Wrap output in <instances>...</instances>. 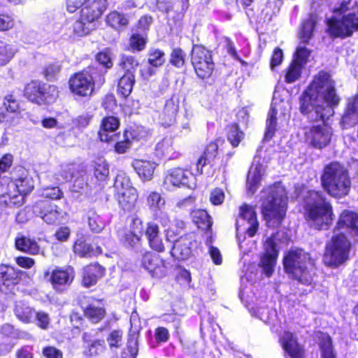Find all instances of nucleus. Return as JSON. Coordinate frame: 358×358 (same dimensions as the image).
Here are the masks:
<instances>
[{"label":"nucleus","mask_w":358,"mask_h":358,"mask_svg":"<svg viewBox=\"0 0 358 358\" xmlns=\"http://www.w3.org/2000/svg\"><path fill=\"white\" fill-rule=\"evenodd\" d=\"M285 273L289 279L303 285H311L315 275V263L308 252L301 248L290 249L282 259Z\"/></svg>","instance_id":"f257e3e1"},{"label":"nucleus","mask_w":358,"mask_h":358,"mask_svg":"<svg viewBox=\"0 0 358 358\" xmlns=\"http://www.w3.org/2000/svg\"><path fill=\"white\" fill-rule=\"evenodd\" d=\"M333 13L342 15L341 18L331 17L327 20V32L333 38H346L358 31V1L352 5V0H342Z\"/></svg>","instance_id":"f03ea898"},{"label":"nucleus","mask_w":358,"mask_h":358,"mask_svg":"<svg viewBox=\"0 0 358 358\" xmlns=\"http://www.w3.org/2000/svg\"><path fill=\"white\" fill-rule=\"evenodd\" d=\"M315 197L304 206V218L309 227L315 230H328L335 219L334 208L321 192L315 191L311 194Z\"/></svg>","instance_id":"7ed1b4c3"},{"label":"nucleus","mask_w":358,"mask_h":358,"mask_svg":"<svg viewBox=\"0 0 358 358\" xmlns=\"http://www.w3.org/2000/svg\"><path fill=\"white\" fill-rule=\"evenodd\" d=\"M320 182L328 195L338 199L348 195L352 183L348 169L338 162H331L324 166Z\"/></svg>","instance_id":"20e7f679"},{"label":"nucleus","mask_w":358,"mask_h":358,"mask_svg":"<svg viewBox=\"0 0 358 358\" xmlns=\"http://www.w3.org/2000/svg\"><path fill=\"white\" fill-rule=\"evenodd\" d=\"M106 72L96 66H89L73 73L69 79V87L71 93L82 98L90 96L96 84L102 85L105 83Z\"/></svg>","instance_id":"39448f33"},{"label":"nucleus","mask_w":358,"mask_h":358,"mask_svg":"<svg viewBox=\"0 0 358 358\" xmlns=\"http://www.w3.org/2000/svg\"><path fill=\"white\" fill-rule=\"evenodd\" d=\"M107 0H85L80 10V17L71 24L72 35L83 37L90 34L91 24L98 21L107 10Z\"/></svg>","instance_id":"423d86ee"},{"label":"nucleus","mask_w":358,"mask_h":358,"mask_svg":"<svg viewBox=\"0 0 358 358\" xmlns=\"http://www.w3.org/2000/svg\"><path fill=\"white\" fill-rule=\"evenodd\" d=\"M336 83L330 71H319L299 98V110L303 115H308L313 111V103L317 100L319 94Z\"/></svg>","instance_id":"0eeeda50"},{"label":"nucleus","mask_w":358,"mask_h":358,"mask_svg":"<svg viewBox=\"0 0 358 358\" xmlns=\"http://www.w3.org/2000/svg\"><path fill=\"white\" fill-rule=\"evenodd\" d=\"M351 248V242L344 233L334 234L325 247L324 260L326 265L338 268L345 264L349 259Z\"/></svg>","instance_id":"6e6552de"},{"label":"nucleus","mask_w":358,"mask_h":358,"mask_svg":"<svg viewBox=\"0 0 358 358\" xmlns=\"http://www.w3.org/2000/svg\"><path fill=\"white\" fill-rule=\"evenodd\" d=\"M34 187L33 178L23 170L19 178L8 184V192L0 196V205L21 206L24 203V195L30 193Z\"/></svg>","instance_id":"1a4fd4ad"},{"label":"nucleus","mask_w":358,"mask_h":358,"mask_svg":"<svg viewBox=\"0 0 358 358\" xmlns=\"http://www.w3.org/2000/svg\"><path fill=\"white\" fill-rule=\"evenodd\" d=\"M129 225L117 231L120 244L130 250H137L143 245V222L136 214L128 217Z\"/></svg>","instance_id":"9d476101"},{"label":"nucleus","mask_w":358,"mask_h":358,"mask_svg":"<svg viewBox=\"0 0 358 358\" xmlns=\"http://www.w3.org/2000/svg\"><path fill=\"white\" fill-rule=\"evenodd\" d=\"M190 55L191 64L196 76L203 80L209 79L215 67L212 51L203 45L194 44Z\"/></svg>","instance_id":"9b49d317"},{"label":"nucleus","mask_w":358,"mask_h":358,"mask_svg":"<svg viewBox=\"0 0 358 358\" xmlns=\"http://www.w3.org/2000/svg\"><path fill=\"white\" fill-rule=\"evenodd\" d=\"M24 96L38 106L50 105L57 100L59 92L55 85L32 80L24 87Z\"/></svg>","instance_id":"f8f14e48"},{"label":"nucleus","mask_w":358,"mask_h":358,"mask_svg":"<svg viewBox=\"0 0 358 358\" xmlns=\"http://www.w3.org/2000/svg\"><path fill=\"white\" fill-rule=\"evenodd\" d=\"M320 93H322V99L327 105L313 103V110H314L315 116L313 117L310 114L306 115L310 122H327L329 117L334 113V108L337 106L340 102V98L336 93V83L324 89Z\"/></svg>","instance_id":"ddd939ff"},{"label":"nucleus","mask_w":358,"mask_h":358,"mask_svg":"<svg viewBox=\"0 0 358 358\" xmlns=\"http://www.w3.org/2000/svg\"><path fill=\"white\" fill-rule=\"evenodd\" d=\"M277 233L272 234L263 243L264 251L260 255L259 266L266 277H271L275 269L279 255V248L275 242Z\"/></svg>","instance_id":"4468645a"},{"label":"nucleus","mask_w":358,"mask_h":358,"mask_svg":"<svg viewBox=\"0 0 358 358\" xmlns=\"http://www.w3.org/2000/svg\"><path fill=\"white\" fill-rule=\"evenodd\" d=\"M321 124L309 127L304 133L307 143L315 149L322 150L327 146L331 140L333 131L327 122Z\"/></svg>","instance_id":"2eb2a0df"},{"label":"nucleus","mask_w":358,"mask_h":358,"mask_svg":"<svg viewBox=\"0 0 358 358\" xmlns=\"http://www.w3.org/2000/svg\"><path fill=\"white\" fill-rule=\"evenodd\" d=\"M287 203L281 197L272 196L262 206V213L266 222L278 227L285 217Z\"/></svg>","instance_id":"dca6fc26"},{"label":"nucleus","mask_w":358,"mask_h":358,"mask_svg":"<svg viewBox=\"0 0 358 358\" xmlns=\"http://www.w3.org/2000/svg\"><path fill=\"white\" fill-rule=\"evenodd\" d=\"M90 299L92 301H96L99 303L104 302L103 299H96L93 296L89 297L83 294H80L73 299V303L83 308L84 316L92 324H98L101 322L106 316V310L104 306H96L92 303L85 306Z\"/></svg>","instance_id":"f3484780"},{"label":"nucleus","mask_w":358,"mask_h":358,"mask_svg":"<svg viewBox=\"0 0 358 358\" xmlns=\"http://www.w3.org/2000/svg\"><path fill=\"white\" fill-rule=\"evenodd\" d=\"M197 246V241L190 234H186L173 242L170 254L174 260L185 261L194 255Z\"/></svg>","instance_id":"a211bd4d"},{"label":"nucleus","mask_w":358,"mask_h":358,"mask_svg":"<svg viewBox=\"0 0 358 358\" xmlns=\"http://www.w3.org/2000/svg\"><path fill=\"white\" fill-rule=\"evenodd\" d=\"M141 265L153 278H162L166 275V260L152 251L146 250L142 254Z\"/></svg>","instance_id":"6ab92c4d"},{"label":"nucleus","mask_w":358,"mask_h":358,"mask_svg":"<svg viewBox=\"0 0 358 358\" xmlns=\"http://www.w3.org/2000/svg\"><path fill=\"white\" fill-rule=\"evenodd\" d=\"M195 178L190 168L180 166L169 169L164 176V184L168 187H190L194 184Z\"/></svg>","instance_id":"aec40b11"},{"label":"nucleus","mask_w":358,"mask_h":358,"mask_svg":"<svg viewBox=\"0 0 358 358\" xmlns=\"http://www.w3.org/2000/svg\"><path fill=\"white\" fill-rule=\"evenodd\" d=\"M278 342L283 350L285 358H306V350L294 332L285 331Z\"/></svg>","instance_id":"412c9836"},{"label":"nucleus","mask_w":358,"mask_h":358,"mask_svg":"<svg viewBox=\"0 0 358 358\" xmlns=\"http://www.w3.org/2000/svg\"><path fill=\"white\" fill-rule=\"evenodd\" d=\"M115 188L114 197L119 208L124 212L131 213L135 210L138 199L137 189L130 185L124 186L122 183L120 187L116 185Z\"/></svg>","instance_id":"4be33fe9"},{"label":"nucleus","mask_w":358,"mask_h":358,"mask_svg":"<svg viewBox=\"0 0 358 358\" xmlns=\"http://www.w3.org/2000/svg\"><path fill=\"white\" fill-rule=\"evenodd\" d=\"M179 110V96L173 94L166 101L164 108L159 115V121L162 126L166 128L176 125Z\"/></svg>","instance_id":"5701e85b"},{"label":"nucleus","mask_w":358,"mask_h":358,"mask_svg":"<svg viewBox=\"0 0 358 358\" xmlns=\"http://www.w3.org/2000/svg\"><path fill=\"white\" fill-rule=\"evenodd\" d=\"M106 268L99 262H91L83 268L81 285L90 288L106 275Z\"/></svg>","instance_id":"b1692460"},{"label":"nucleus","mask_w":358,"mask_h":358,"mask_svg":"<svg viewBox=\"0 0 358 358\" xmlns=\"http://www.w3.org/2000/svg\"><path fill=\"white\" fill-rule=\"evenodd\" d=\"M20 270H16L12 266L0 265V289L1 292H12L15 287L22 280Z\"/></svg>","instance_id":"393cba45"},{"label":"nucleus","mask_w":358,"mask_h":358,"mask_svg":"<svg viewBox=\"0 0 358 358\" xmlns=\"http://www.w3.org/2000/svg\"><path fill=\"white\" fill-rule=\"evenodd\" d=\"M165 52L159 48H150L148 52V64L149 66L140 69L139 73L143 80H148L155 74V69L164 66L166 62Z\"/></svg>","instance_id":"a878e982"},{"label":"nucleus","mask_w":358,"mask_h":358,"mask_svg":"<svg viewBox=\"0 0 358 358\" xmlns=\"http://www.w3.org/2000/svg\"><path fill=\"white\" fill-rule=\"evenodd\" d=\"M35 213L37 208L39 212L37 215L40 216L43 220L49 224L59 223L60 220L66 215V213L62 210L58 206L48 201H41L34 207Z\"/></svg>","instance_id":"bb28decb"},{"label":"nucleus","mask_w":358,"mask_h":358,"mask_svg":"<svg viewBox=\"0 0 358 358\" xmlns=\"http://www.w3.org/2000/svg\"><path fill=\"white\" fill-rule=\"evenodd\" d=\"M71 191L78 192L87 185V169L83 163L73 162L69 165Z\"/></svg>","instance_id":"cd10ccee"},{"label":"nucleus","mask_w":358,"mask_h":358,"mask_svg":"<svg viewBox=\"0 0 358 358\" xmlns=\"http://www.w3.org/2000/svg\"><path fill=\"white\" fill-rule=\"evenodd\" d=\"M144 233L148 241V244L152 251L159 253L165 251V245L161 236L160 229L158 224L154 222H147Z\"/></svg>","instance_id":"c85d7f7f"},{"label":"nucleus","mask_w":358,"mask_h":358,"mask_svg":"<svg viewBox=\"0 0 358 358\" xmlns=\"http://www.w3.org/2000/svg\"><path fill=\"white\" fill-rule=\"evenodd\" d=\"M347 229L358 237V213L354 210L345 209L339 214L334 231Z\"/></svg>","instance_id":"c756f323"},{"label":"nucleus","mask_w":358,"mask_h":358,"mask_svg":"<svg viewBox=\"0 0 358 358\" xmlns=\"http://www.w3.org/2000/svg\"><path fill=\"white\" fill-rule=\"evenodd\" d=\"M103 142L108 144H113L114 152L117 155H123L127 152L131 148V141L127 136V131H123L122 134L119 132L111 134L110 137L103 136Z\"/></svg>","instance_id":"7c9ffc66"},{"label":"nucleus","mask_w":358,"mask_h":358,"mask_svg":"<svg viewBox=\"0 0 358 358\" xmlns=\"http://www.w3.org/2000/svg\"><path fill=\"white\" fill-rule=\"evenodd\" d=\"M155 155L158 157L166 159H177L181 155L174 145L173 139L170 137H165L157 143Z\"/></svg>","instance_id":"2f4dec72"},{"label":"nucleus","mask_w":358,"mask_h":358,"mask_svg":"<svg viewBox=\"0 0 358 358\" xmlns=\"http://www.w3.org/2000/svg\"><path fill=\"white\" fill-rule=\"evenodd\" d=\"M239 215L250 225L246 229L248 236L251 238L255 236L259 229V222L254 208L246 203L243 204L240 207Z\"/></svg>","instance_id":"473e14b6"},{"label":"nucleus","mask_w":358,"mask_h":358,"mask_svg":"<svg viewBox=\"0 0 358 358\" xmlns=\"http://www.w3.org/2000/svg\"><path fill=\"white\" fill-rule=\"evenodd\" d=\"M132 166L141 179L146 182L153 178L157 164L150 160L136 159L132 162Z\"/></svg>","instance_id":"72a5a7b5"},{"label":"nucleus","mask_w":358,"mask_h":358,"mask_svg":"<svg viewBox=\"0 0 358 358\" xmlns=\"http://www.w3.org/2000/svg\"><path fill=\"white\" fill-rule=\"evenodd\" d=\"M190 217L196 227L206 233L212 232L213 224L211 216L203 209H194L190 212Z\"/></svg>","instance_id":"f704fd0d"},{"label":"nucleus","mask_w":358,"mask_h":358,"mask_svg":"<svg viewBox=\"0 0 358 358\" xmlns=\"http://www.w3.org/2000/svg\"><path fill=\"white\" fill-rule=\"evenodd\" d=\"M317 22L315 14H309L308 17L303 20L301 24L299 38L303 44H308L313 36L316 24Z\"/></svg>","instance_id":"c9c22d12"},{"label":"nucleus","mask_w":358,"mask_h":358,"mask_svg":"<svg viewBox=\"0 0 358 358\" xmlns=\"http://www.w3.org/2000/svg\"><path fill=\"white\" fill-rule=\"evenodd\" d=\"M107 26L120 31L125 29L129 24V19L127 15L116 10L110 11L105 17Z\"/></svg>","instance_id":"e433bc0d"},{"label":"nucleus","mask_w":358,"mask_h":358,"mask_svg":"<svg viewBox=\"0 0 358 358\" xmlns=\"http://www.w3.org/2000/svg\"><path fill=\"white\" fill-rule=\"evenodd\" d=\"M120 126V120L119 117L112 115H106L102 118L100 124V128L98 131L99 138L101 141H103V136L110 137L111 134L109 132H114L119 129Z\"/></svg>","instance_id":"4c0bfd02"},{"label":"nucleus","mask_w":358,"mask_h":358,"mask_svg":"<svg viewBox=\"0 0 358 358\" xmlns=\"http://www.w3.org/2000/svg\"><path fill=\"white\" fill-rule=\"evenodd\" d=\"M73 252L80 257H91L99 256L102 254V248L99 245L93 247L85 241L77 240L73 247Z\"/></svg>","instance_id":"58836bf2"},{"label":"nucleus","mask_w":358,"mask_h":358,"mask_svg":"<svg viewBox=\"0 0 358 358\" xmlns=\"http://www.w3.org/2000/svg\"><path fill=\"white\" fill-rule=\"evenodd\" d=\"M140 63L134 55H122L118 62L119 69L123 72L122 76L135 77V73Z\"/></svg>","instance_id":"ea45409f"},{"label":"nucleus","mask_w":358,"mask_h":358,"mask_svg":"<svg viewBox=\"0 0 358 358\" xmlns=\"http://www.w3.org/2000/svg\"><path fill=\"white\" fill-rule=\"evenodd\" d=\"M319 348L321 352V358H336V354L334 350L333 342L327 333L317 332Z\"/></svg>","instance_id":"a19ab883"},{"label":"nucleus","mask_w":358,"mask_h":358,"mask_svg":"<svg viewBox=\"0 0 358 358\" xmlns=\"http://www.w3.org/2000/svg\"><path fill=\"white\" fill-rule=\"evenodd\" d=\"M148 43V34L145 32H132L129 38V50L132 52L143 51Z\"/></svg>","instance_id":"79ce46f5"},{"label":"nucleus","mask_w":358,"mask_h":358,"mask_svg":"<svg viewBox=\"0 0 358 358\" xmlns=\"http://www.w3.org/2000/svg\"><path fill=\"white\" fill-rule=\"evenodd\" d=\"M262 179V165L259 164L255 166H251L247 175L246 183L248 189L252 193L255 192L261 184Z\"/></svg>","instance_id":"37998d69"},{"label":"nucleus","mask_w":358,"mask_h":358,"mask_svg":"<svg viewBox=\"0 0 358 358\" xmlns=\"http://www.w3.org/2000/svg\"><path fill=\"white\" fill-rule=\"evenodd\" d=\"M15 244L18 250L31 255H35L38 253L39 250L38 244L34 240L20 234L15 238Z\"/></svg>","instance_id":"c03bdc74"},{"label":"nucleus","mask_w":358,"mask_h":358,"mask_svg":"<svg viewBox=\"0 0 358 358\" xmlns=\"http://www.w3.org/2000/svg\"><path fill=\"white\" fill-rule=\"evenodd\" d=\"M225 135L232 147L236 148L244 138V133L241 130L236 122L227 124L225 127Z\"/></svg>","instance_id":"a18cd8bd"},{"label":"nucleus","mask_w":358,"mask_h":358,"mask_svg":"<svg viewBox=\"0 0 358 358\" xmlns=\"http://www.w3.org/2000/svg\"><path fill=\"white\" fill-rule=\"evenodd\" d=\"M169 62L176 69H183L186 67L187 63V53L182 48L175 47L170 52Z\"/></svg>","instance_id":"49530a36"},{"label":"nucleus","mask_w":358,"mask_h":358,"mask_svg":"<svg viewBox=\"0 0 358 358\" xmlns=\"http://www.w3.org/2000/svg\"><path fill=\"white\" fill-rule=\"evenodd\" d=\"M303 64L298 59H293L285 71V82L288 84L298 80L302 73Z\"/></svg>","instance_id":"de8ad7c7"},{"label":"nucleus","mask_w":358,"mask_h":358,"mask_svg":"<svg viewBox=\"0 0 358 358\" xmlns=\"http://www.w3.org/2000/svg\"><path fill=\"white\" fill-rule=\"evenodd\" d=\"M50 280L57 292L64 291L67 283V271L61 268H55L52 271Z\"/></svg>","instance_id":"09e8293b"},{"label":"nucleus","mask_w":358,"mask_h":358,"mask_svg":"<svg viewBox=\"0 0 358 358\" xmlns=\"http://www.w3.org/2000/svg\"><path fill=\"white\" fill-rule=\"evenodd\" d=\"M92 167L94 176L97 180H105L109 176V166L103 157H96L92 161Z\"/></svg>","instance_id":"8fccbe9b"},{"label":"nucleus","mask_w":358,"mask_h":358,"mask_svg":"<svg viewBox=\"0 0 358 358\" xmlns=\"http://www.w3.org/2000/svg\"><path fill=\"white\" fill-rule=\"evenodd\" d=\"M14 311L15 316L24 323H29L34 318L35 310L24 301H17Z\"/></svg>","instance_id":"3c124183"},{"label":"nucleus","mask_w":358,"mask_h":358,"mask_svg":"<svg viewBox=\"0 0 358 358\" xmlns=\"http://www.w3.org/2000/svg\"><path fill=\"white\" fill-rule=\"evenodd\" d=\"M277 115L278 110L275 108L271 107L268 113L266 119V130L264 135L265 141H271L275 136L277 131Z\"/></svg>","instance_id":"603ef678"},{"label":"nucleus","mask_w":358,"mask_h":358,"mask_svg":"<svg viewBox=\"0 0 358 358\" xmlns=\"http://www.w3.org/2000/svg\"><path fill=\"white\" fill-rule=\"evenodd\" d=\"M135 83V77L122 76L117 83V94L124 99L127 98L131 94Z\"/></svg>","instance_id":"864d4df0"},{"label":"nucleus","mask_w":358,"mask_h":358,"mask_svg":"<svg viewBox=\"0 0 358 358\" xmlns=\"http://www.w3.org/2000/svg\"><path fill=\"white\" fill-rule=\"evenodd\" d=\"M70 321L72 324L71 331L73 334V338L78 337L80 335L81 329L85 322L83 315L79 313L72 312L70 315Z\"/></svg>","instance_id":"5fc2aeb1"},{"label":"nucleus","mask_w":358,"mask_h":358,"mask_svg":"<svg viewBox=\"0 0 358 358\" xmlns=\"http://www.w3.org/2000/svg\"><path fill=\"white\" fill-rule=\"evenodd\" d=\"M138 352L137 338H129L126 348L121 352L120 358H136Z\"/></svg>","instance_id":"6e6d98bb"},{"label":"nucleus","mask_w":358,"mask_h":358,"mask_svg":"<svg viewBox=\"0 0 358 358\" xmlns=\"http://www.w3.org/2000/svg\"><path fill=\"white\" fill-rule=\"evenodd\" d=\"M358 122V114L345 108L341 120V124L343 129H349L357 124Z\"/></svg>","instance_id":"4d7b16f0"},{"label":"nucleus","mask_w":358,"mask_h":358,"mask_svg":"<svg viewBox=\"0 0 358 358\" xmlns=\"http://www.w3.org/2000/svg\"><path fill=\"white\" fill-rule=\"evenodd\" d=\"M92 116L89 114H85L78 115L77 117L73 118L71 120V131H81L83 129L87 127L90 120H92Z\"/></svg>","instance_id":"13d9d810"},{"label":"nucleus","mask_w":358,"mask_h":358,"mask_svg":"<svg viewBox=\"0 0 358 358\" xmlns=\"http://www.w3.org/2000/svg\"><path fill=\"white\" fill-rule=\"evenodd\" d=\"M218 139L209 142L204 148L202 154L209 159V162H213L218 155L219 145Z\"/></svg>","instance_id":"bf43d9fd"},{"label":"nucleus","mask_w":358,"mask_h":358,"mask_svg":"<svg viewBox=\"0 0 358 358\" xmlns=\"http://www.w3.org/2000/svg\"><path fill=\"white\" fill-rule=\"evenodd\" d=\"M153 22L152 17L149 14L142 15L135 24L136 31L148 34Z\"/></svg>","instance_id":"052dcab7"},{"label":"nucleus","mask_w":358,"mask_h":358,"mask_svg":"<svg viewBox=\"0 0 358 358\" xmlns=\"http://www.w3.org/2000/svg\"><path fill=\"white\" fill-rule=\"evenodd\" d=\"M123 331L120 329L113 330L107 336L109 347L117 349L122 345Z\"/></svg>","instance_id":"680f3d73"},{"label":"nucleus","mask_w":358,"mask_h":358,"mask_svg":"<svg viewBox=\"0 0 358 358\" xmlns=\"http://www.w3.org/2000/svg\"><path fill=\"white\" fill-rule=\"evenodd\" d=\"M102 108L108 113L114 114V110L117 108V103L113 93L104 96L101 101Z\"/></svg>","instance_id":"e2e57ef3"},{"label":"nucleus","mask_w":358,"mask_h":358,"mask_svg":"<svg viewBox=\"0 0 358 358\" xmlns=\"http://www.w3.org/2000/svg\"><path fill=\"white\" fill-rule=\"evenodd\" d=\"M15 55V50L10 45L0 44V66L10 62Z\"/></svg>","instance_id":"0e129e2a"},{"label":"nucleus","mask_w":358,"mask_h":358,"mask_svg":"<svg viewBox=\"0 0 358 358\" xmlns=\"http://www.w3.org/2000/svg\"><path fill=\"white\" fill-rule=\"evenodd\" d=\"M96 60L101 64L106 69H110L113 66V62L110 57L108 49L99 52L96 55Z\"/></svg>","instance_id":"69168bd1"},{"label":"nucleus","mask_w":358,"mask_h":358,"mask_svg":"<svg viewBox=\"0 0 358 358\" xmlns=\"http://www.w3.org/2000/svg\"><path fill=\"white\" fill-rule=\"evenodd\" d=\"M105 349V341L102 339H96L88 345L86 355L89 356H95L103 352Z\"/></svg>","instance_id":"338daca9"},{"label":"nucleus","mask_w":358,"mask_h":358,"mask_svg":"<svg viewBox=\"0 0 358 358\" xmlns=\"http://www.w3.org/2000/svg\"><path fill=\"white\" fill-rule=\"evenodd\" d=\"M225 199V194L223 189L220 187L213 189L210 193L209 200L214 206L221 205Z\"/></svg>","instance_id":"774afa93"}]
</instances>
